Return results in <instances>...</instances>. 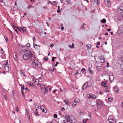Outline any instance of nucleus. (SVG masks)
<instances>
[{
  "instance_id": "f257e3e1",
  "label": "nucleus",
  "mask_w": 123,
  "mask_h": 123,
  "mask_svg": "<svg viewBox=\"0 0 123 123\" xmlns=\"http://www.w3.org/2000/svg\"><path fill=\"white\" fill-rule=\"evenodd\" d=\"M23 58L25 60H26L30 58V60L31 61L35 59L36 57L32 54V52L30 50L27 53H25L23 55Z\"/></svg>"
},
{
  "instance_id": "f03ea898",
  "label": "nucleus",
  "mask_w": 123,
  "mask_h": 123,
  "mask_svg": "<svg viewBox=\"0 0 123 123\" xmlns=\"http://www.w3.org/2000/svg\"><path fill=\"white\" fill-rule=\"evenodd\" d=\"M34 60V62L31 63V65L34 68H40L41 66L40 63L37 60L35 59Z\"/></svg>"
},
{
  "instance_id": "7ed1b4c3",
  "label": "nucleus",
  "mask_w": 123,
  "mask_h": 123,
  "mask_svg": "<svg viewBox=\"0 0 123 123\" xmlns=\"http://www.w3.org/2000/svg\"><path fill=\"white\" fill-rule=\"evenodd\" d=\"M117 11L120 18L119 19H123V7L121 6L118 7L117 8Z\"/></svg>"
},
{
  "instance_id": "20e7f679",
  "label": "nucleus",
  "mask_w": 123,
  "mask_h": 123,
  "mask_svg": "<svg viewBox=\"0 0 123 123\" xmlns=\"http://www.w3.org/2000/svg\"><path fill=\"white\" fill-rule=\"evenodd\" d=\"M90 84L91 82H87L85 83L82 86V89L85 90L87 88L90 87L91 86L89 85Z\"/></svg>"
},
{
  "instance_id": "39448f33",
  "label": "nucleus",
  "mask_w": 123,
  "mask_h": 123,
  "mask_svg": "<svg viewBox=\"0 0 123 123\" xmlns=\"http://www.w3.org/2000/svg\"><path fill=\"white\" fill-rule=\"evenodd\" d=\"M48 89V87L45 86H44L43 88H42V91L43 92V95H45V94L46 93Z\"/></svg>"
},
{
  "instance_id": "423d86ee",
  "label": "nucleus",
  "mask_w": 123,
  "mask_h": 123,
  "mask_svg": "<svg viewBox=\"0 0 123 123\" xmlns=\"http://www.w3.org/2000/svg\"><path fill=\"white\" fill-rule=\"evenodd\" d=\"M97 108L99 109L101 107V105H102V103L101 102V101L100 100H98L97 101Z\"/></svg>"
},
{
  "instance_id": "0eeeda50",
  "label": "nucleus",
  "mask_w": 123,
  "mask_h": 123,
  "mask_svg": "<svg viewBox=\"0 0 123 123\" xmlns=\"http://www.w3.org/2000/svg\"><path fill=\"white\" fill-rule=\"evenodd\" d=\"M65 117L67 121L70 123H72V120L70 119V117L69 116H65Z\"/></svg>"
},
{
  "instance_id": "6e6552de",
  "label": "nucleus",
  "mask_w": 123,
  "mask_h": 123,
  "mask_svg": "<svg viewBox=\"0 0 123 123\" xmlns=\"http://www.w3.org/2000/svg\"><path fill=\"white\" fill-rule=\"evenodd\" d=\"M4 70H5L6 72H8L9 71L10 68L9 66L7 65H5L4 68Z\"/></svg>"
},
{
  "instance_id": "1a4fd4ad",
  "label": "nucleus",
  "mask_w": 123,
  "mask_h": 123,
  "mask_svg": "<svg viewBox=\"0 0 123 123\" xmlns=\"http://www.w3.org/2000/svg\"><path fill=\"white\" fill-rule=\"evenodd\" d=\"M105 3L107 6H110L111 4V3L109 0H105Z\"/></svg>"
},
{
  "instance_id": "9d476101",
  "label": "nucleus",
  "mask_w": 123,
  "mask_h": 123,
  "mask_svg": "<svg viewBox=\"0 0 123 123\" xmlns=\"http://www.w3.org/2000/svg\"><path fill=\"white\" fill-rule=\"evenodd\" d=\"M28 51V50H26V49H23L21 51L20 53L21 54H23L24 53H27Z\"/></svg>"
},
{
  "instance_id": "9b49d317",
  "label": "nucleus",
  "mask_w": 123,
  "mask_h": 123,
  "mask_svg": "<svg viewBox=\"0 0 123 123\" xmlns=\"http://www.w3.org/2000/svg\"><path fill=\"white\" fill-rule=\"evenodd\" d=\"M111 75L110 76L109 79L111 81V80H113L114 79V76L112 75V74H111Z\"/></svg>"
},
{
  "instance_id": "f8f14e48",
  "label": "nucleus",
  "mask_w": 123,
  "mask_h": 123,
  "mask_svg": "<svg viewBox=\"0 0 123 123\" xmlns=\"http://www.w3.org/2000/svg\"><path fill=\"white\" fill-rule=\"evenodd\" d=\"M20 28L22 29L23 32H24V31H26V30L25 27H20Z\"/></svg>"
},
{
  "instance_id": "ddd939ff",
  "label": "nucleus",
  "mask_w": 123,
  "mask_h": 123,
  "mask_svg": "<svg viewBox=\"0 0 123 123\" xmlns=\"http://www.w3.org/2000/svg\"><path fill=\"white\" fill-rule=\"evenodd\" d=\"M120 31L121 32H123V25H121L119 27Z\"/></svg>"
},
{
  "instance_id": "4468645a",
  "label": "nucleus",
  "mask_w": 123,
  "mask_h": 123,
  "mask_svg": "<svg viewBox=\"0 0 123 123\" xmlns=\"http://www.w3.org/2000/svg\"><path fill=\"white\" fill-rule=\"evenodd\" d=\"M13 57L15 60L17 61V55L16 54H15L14 55V54H13Z\"/></svg>"
},
{
  "instance_id": "2eb2a0df",
  "label": "nucleus",
  "mask_w": 123,
  "mask_h": 123,
  "mask_svg": "<svg viewBox=\"0 0 123 123\" xmlns=\"http://www.w3.org/2000/svg\"><path fill=\"white\" fill-rule=\"evenodd\" d=\"M114 89L115 91L117 92V93H118V92L119 90L118 89L116 86H114Z\"/></svg>"
},
{
  "instance_id": "dca6fc26",
  "label": "nucleus",
  "mask_w": 123,
  "mask_h": 123,
  "mask_svg": "<svg viewBox=\"0 0 123 123\" xmlns=\"http://www.w3.org/2000/svg\"><path fill=\"white\" fill-rule=\"evenodd\" d=\"M33 45L34 48H35V46L37 47V49L39 48L40 47V46H39V45H38L34 43L33 44Z\"/></svg>"
},
{
  "instance_id": "f3484780",
  "label": "nucleus",
  "mask_w": 123,
  "mask_h": 123,
  "mask_svg": "<svg viewBox=\"0 0 123 123\" xmlns=\"http://www.w3.org/2000/svg\"><path fill=\"white\" fill-rule=\"evenodd\" d=\"M96 67H97V69L98 71L100 70L101 68V67L100 66H96Z\"/></svg>"
},
{
  "instance_id": "a211bd4d",
  "label": "nucleus",
  "mask_w": 123,
  "mask_h": 123,
  "mask_svg": "<svg viewBox=\"0 0 123 123\" xmlns=\"http://www.w3.org/2000/svg\"><path fill=\"white\" fill-rule=\"evenodd\" d=\"M106 83L105 82H102L101 83V85L102 86H105L106 85Z\"/></svg>"
},
{
  "instance_id": "6ab92c4d",
  "label": "nucleus",
  "mask_w": 123,
  "mask_h": 123,
  "mask_svg": "<svg viewBox=\"0 0 123 123\" xmlns=\"http://www.w3.org/2000/svg\"><path fill=\"white\" fill-rule=\"evenodd\" d=\"M95 2L97 3L98 5H99V0H94Z\"/></svg>"
},
{
  "instance_id": "aec40b11",
  "label": "nucleus",
  "mask_w": 123,
  "mask_h": 123,
  "mask_svg": "<svg viewBox=\"0 0 123 123\" xmlns=\"http://www.w3.org/2000/svg\"><path fill=\"white\" fill-rule=\"evenodd\" d=\"M106 19L105 18H103L101 20V22H102L103 23H104L106 22Z\"/></svg>"
},
{
  "instance_id": "412c9836",
  "label": "nucleus",
  "mask_w": 123,
  "mask_h": 123,
  "mask_svg": "<svg viewBox=\"0 0 123 123\" xmlns=\"http://www.w3.org/2000/svg\"><path fill=\"white\" fill-rule=\"evenodd\" d=\"M91 45L88 44H87L86 45V47L87 48V49H89L91 47Z\"/></svg>"
},
{
  "instance_id": "4be33fe9",
  "label": "nucleus",
  "mask_w": 123,
  "mask_h": 123,
  "mask_svg": "<svg viewBox=\"0 0 123 123\" xmlns=\"http://www.w3.org/2000/svg\"><path fill=\"white\" fill-rule=\"evenodd\" d=\"M100 63H103L105 62V59L104 58L102 59V60H100Z\"/></svg>"
},
{
  "instance_id": "5701e85b",
  "label": "nucleus",
  "mask_w": 123,
  "mask_h": 123,
  "mask_svg": "<svg viewBox=\"0 0 123 123\" xmlns=\"http://www.w3.org/2000/svg\"><path fill=\"white\" fill-rule=\"evenodd\" d=\"M19 85H20L21 86V90H24L25 89V88L24 85H20V84Z\"/></svg>"
},
{
  "instance_id": "b1692460",
  "label": "nucleus",
  "mask_w": 123,
  "mask_h": 123,
  "mask_svg": "<svg viewBox=\"0 0 123 123\" xmlns=\"http://www.w3.org/2000/svg\"><path fill=\"white\" fill-rule=\"evenodd\" d=\"M113 100V98H108V100L110 102H111Z\"/></svg>"
},
{
  "instance_id": "393cba45",
  "label": "nucleus",
  "mask_w": 123,
  "mask_h": 123,
  "mask_svg": "<svg viewBox=\"0 0 123 123\" xmlns=\"http://www.w3.org/2000/svg\"><path fill=\"white\" fill-rule=\"evenodd\" d=\"M28 84L29 85H30V86H34V84H33V83H32L31 82H30V83L28 82Z\"/></svg>"
},
{
  "instance_id": "a878e982",
  "label": "nucleus",
  "mask_w": 123,
  "mask_h": 123,
  "mask_svg": "<svg viewBox=\"0 0 123 123\" xmlns=\"http://www.w3.org/2000/svg\"><path fill=\"white\" fill-rule=\"evenodd\" d=\"M12 24V26H13V27H14V29L15 30V31H16V32H17V33H18V31H17V28H16V27H15Z\"/></svg>"
},
{
  "instance_id": "bb28decb",
  "label": "nucleus",
  "mask_w": 123,
  "mask_h": 123,
  "mask_svg": "<svg viewBox=\"0 0 123 123\" xmlns=\"http://www.w3.org/2000/svg\"><path fill=\"white\" fill-rule=\"evenodd\" d=\"M88 120V119H84L83 120V122L84 123H86V122Z\"/></svg>"
},
{
  "instance_id": "cd10ccee",
  "label": "nucleus",
  "mask_w": 123,
  "mask_h": 123,
  "mask_svg": "<svg viewBox=\"0 0 123 123\" xmlns=\"http://www.w3.org/2000/svg\"><path fill=\"white\" fill-rule=\"evenodd\" d=\"M89 73L91 74H93V72L90 69V68H89Z\"/></svg>"
},
{
  "instance_id": "c85d7f7f",
  "label": "nucleus",
  "mask_w": 123,
  "mask_h": 123,
  "mask_svg": "<svg viewBox=\"0 0 123 123\" xmlns=\"http://www.w3.org/2000/svg\"><path fill=\"white\" fill-rule=\"evenodd\" d=\"M64 102L65 103L66 105H68V104L69 103V102L67 100H64Z\"/></svg>"
},
{
  "instance_id": "c756f323",
  "label": "nucleus",
  "mask_w": 123,
  "mask_h": 123,
  "mask_svg": "<svg viewBox=\"0 0 123 123\" xmlns=\"http://www.w3.org/2000/svg\"><path fill=\"white\" fill-rule=\"evenodd\" d=\"M48 58L47 56H45L44 58V59L45 61H47L48 60Z\"/></svg>"
},
{
  "instance_id": "7c9ffc66",
  "label": "nucleus",
  "mask_w": 123,
  "mask_h": 123,
  "mask_svg": "<svg viewBox=\"0 0 123 123\" xmlns=\"http://www.w3.org/2000/svg\"><path fill=\"white\" fill-rule=\"evenodd\" d=\"M82 72H84L85 71V69L84 68H83L81 70Z\"/></svg>"
},
{
  "instance_id": "2f4dec72",
  "label": "nucleus",
  "mask_w": 123,
  "mask_h": 123,
  "mask_svg": "<svg viewBox=\"0 0 123 123\" xmlns=\"http://www.w3.org/2000/svg\"><path fill=\"white\" fill-rule=\"evenodd\" d=\"M76 105V103L75 102H74V103H73L72 104V105L74 107Z\"/></svg>"
},
{
  "instance_id": "473e14b6",
  "label": "nucleus",
  "mask_w": 123,
  "mask_h": 123,
  "mask_svg": "<svg viewBox=\"0 0 123 123\" xmlns=\"http://www.w3.org/2000/svg\"><path fill=\"white\" fill-rule=\"evenodd\" d=\"M111 117V116H109V117L108 119L109 121V120H111L112 121V120H113V119H112Z\"/></svg>"
},
{
  "instance_id": "72a5a7b5",
  "label": "nucleus",
  "mask_w": 123,
  "mask_h": 123,
  "mask_svg": "<svg viewBox=\"0 0 123 123\" xmlns=\"http://www.w3.org/2000/svg\"><path fill=\"white\" fill-rule=\"evenodd\" d=\"M26 46L27 47H29L30 46V45L29 43H27L26 45Z\"/></svg>"
},
{
  "instance_id": "f704fd0d",
  "label": "nucleus",
  "mask_w": 123,
  "mask_h": 123,
  "mask_svg": "<svg viewBox=\"0 0 123 123\" xmlns=\"http://www.w3.org/2000/svg\"><path fill=\"white\" fill-rule=\"evenodd\" d=\"M98 57V58L100 59H103V58H104V57L102 56H99Z\"/></svg>"
},
{
  "instance_id": "c9c22d12",
  "label": "nucleus",
  "mask_w": 123,
  "mask_h": 123,
  "mask_svg": "<svg viewBox=\"0 0 123 123\" xmlns=\"http://www.w3.org/2000/svg\"><path fill=\"white\" fill-rule=\"evenodd\" d=\"M78 100L79 99L78 98H76L75 99L74 102L76 103L78 102Z\"/></svg>"
},
{
  "instance_id": "e433bc0d",
  "label": "nucleus",
  "mask_w": 123,
  "mask_h": 123,
  "mask_svg": "<svg viewBox=\"0 0 123 123\" xmlns=\"http://www.w3.org/2000/svg\"><path fill=\"white\" fill-rule=\"evenodd\" d=\"M20 74H21V76H23V77H25V76H25V75L22 72H21Z\"/></svg>"
},
{
  "instance_id": "4c0bfd02",
  "label": "nucleus",
  "mask_w": 123,
  "mask_h": 123,
  "mask_svg": "<svg viewBox=\"0 0 123 123\" xmlns=\"http://www.w3.org/2000/svg\"><path fill=\"white\" fill-rule=\"evenodd\" d=\"M9 32L11 34V36L12 37L13 36V35L12 34V32L10 30H9Z\"/></svg>"
},
{
  "instance_id": "58836bf2",
  "label": "nucleus",
  "mask_w": 123,
  "mask_h": 123,
  "mask_svg": "<svg viewBox=\"0 0 123 123\" xmlns=\"http://www.w3.org/2000/svg\"><path fill=\"white\" fill-rule=\"evenodd\" d=\"M54 69H55V67L54 66H53V69H51V70H50V71L51 72H53L54 71Z\"/></svg>"
},
{
  "instance_id": "ea45409f",
  "label": "nucleus",
  "mask_w": 123,
  "mask_h": 123,
  "mask_svg": "<svg viewBox=\"0 0 123 123\" xmlns=\"http://www.w3.org/2000/svg\"><path fill=\"white\" fill-rule=\"evenodd\" d=\"M104 87L106 89H108V86L107 85L105 86Z\"/></svg>"
},
{
  "instance_id": "a19ab883",
  "label": "nucleus",
  "mask_w": 123,
  "mask_h": 123,
  "mask_svg": "<svg viewBox=\"0 0 123 123\" xmlns=\"http://www.w3.org/2000/svg\"><path fill=\"white\" fill-rule=\"evenodd\" d=\"M121 60L123 62V55H121Z\"/></svg>"
},
{
  "instance_id": "79ce46f5",
  "label": "nucleus",
  "mask_w": 123,
  "mask_h": 123,
  "mask_svg": "<svg viewBox=\"0 0 123 123\" xmlns=\"http://www.w3.org/2000/svg\"><path fill=\"white\" fill-rule=\"evenodd\" d=\"M21 93H22V95L23 96H25V95H24V94L23 92V91L22 90H21Z\"/></svg>"
},
{
  "instance_id": "37998d69",
  "label": "nucleus",
  "mask_w": 123,
  "mask_h": 123,
  "mask_svg": "<svg viewBox=\"0 0 123 123\" xmlns=\"http://www.w3.org/2000/svg\"><path fill=\"white\" fill-rule=\"evenodd\" d=\"M54 116L55 118H56L57 117V115L56 114H55L54 115Z\"/></svg>"
},
{
  "instance_id": "c03bdc74",
  "label": "nucleus",
  "mask_w": 123,
  "mask_h": 123,
  "mask_svg": "<svg viewBox=\"0 0 123 123\" xmlns=\"http://www.w3.org/2000/svg\"><path fill=\"white\" fill-rule=\"evenodd\" d=\"M44 108H43V109H41L42 111L43 112H44V113H46V112H45V110H44Z\"/></svg>"
},
{
  "instance_id": "a18cd8bd",
  "label": "nucleus",
  "mask_w": 123,
  "mask_h": 123,
  "mask_svg": "<svg viewBox=\"0 0 123 123\" xmlns=\"http://www.w3.org/2000/svg\"><path fill=\"white\" fill-rule=\"evenodd\" d=\"M35 114L36 115V116H39V115L38 114V112L37 111L35 113Z\"/></svg>"
},
{
  "instance_id": "49530a36",
  "label": "nucleus",
  "mask_w": 123,
  "mask_h": 123,
  "mask_svg": "<svg viewBox=\"0 0 123 123\" xmlns=\"http://www.w3.org/2000/svg\"><path fill=\"white\" fill-rule=\"evenodd\" d=\"M40 108H41V109H43V108H45L44 107L43 105H41Z\"/></svg>"
},
{
  "instance_id": "de8ad7c7",
  "label": "nucleus",
  "mask_w": 123,
  "mask_h": 123,
  "mask_svg": "<svg viewBox=\"0 0 123 123\" xmlns=\"http://www.w3.org/2000/svg\"><path fill=\"white\" fill-rule=\"evenodd\" d=\"M54 45V44L53 43L52 44H50L49 45L51 47H53V46Z\"/></svg>"
},
{
  "instance_id": "09e8293b",
  "label": "nucleus",
  "mask_w": 123,
  "mask_h": 123,
  "mask_svg": "<svg viewBox=\"0 0 123 123\" xmlns=\"http://www.w3.org/2000/svg\"><path fill=\"white\" fill-rule=\"evenodd\" d=\"M120 67L122 68H123V63L120 65Z\"/></svg>"
},
{
  "instance_id": "8fccbe9b",
  "label": "nucleus",
  "mask_w": 123,
  "mask_h": 123,
  "mask_svg": "<svg viewBox=\"0 0 123 123\" xmlns=\"http://www.w3.org/2000/svg\"><path fill=\"white\" fill-rule=\"evenodd\" d=\"M83 26H84L83 25H82L81 26V28L82 29H83L84 30H85V28Z\"/></svg>"
},
{
  "instance_id": "3c124183",
  "label": "nucleus",
  "mask_w": 123,
  "mask_h": 123,
  "mask_svg": "<svg viewBox=\"0 0 123 123\" xmlns=\"http://www.w3.org/2000/svg\"><path fill=\"white\" fill-rule=\"evenodd\" d=\"M109 123H113V120L112 121L109 120Z\"/></svg>"
},
{
  "instance_id": "603ef678",
  "label": "nucleus",
  "mask_w": 123,
  "mask_h": 123,
  "mask_svg": "<svg viewBox=\"0 0 123 123\" xmlns=\"http://www.w3.org/2000/svg\"><path fill=\"white\" fill-rule=\"evenodd\" d=\"M66 1L68 3H69L70 1L69 0H66Z\"/></svg>"
},
{
  "instance_id": "864d4df0",
  "label": "nucleus",
  "mask_w": 123,
  "mask_h": 123,
  "mask_svg": "<svg viewBox=\"0 0 123 123\" xmlns=\"http://www.w3.org/2000/svg\"><path fill=\"white\" fill-rule=\"evenodd\" d=\"M57 12L58 13H59L60 12V9H58V10L57 11Z\"/></svg>"
},
{
  "instance_id": "5fc2aeb1",
  "label": "nucleus",
  "mask_w": 123,
  "mask_h": 123,
  "mask_svg": "<svg viewBox=\"0 0 123 123\" xmlns=\"http://www.w3.org/2000/svg\"><path fill=\"white\" fill-rule=\"evenodd\" d=\"M16 110L17 111H18V107L17 106L16 108Z\"/></svg>"
},
{
  "instance_id": "6e6d98bb",
  "label": "nucleus",
  "mask_w": 123,
  "mask_h": 123,
  "mask_svg": "<svg viewBox=\"0 0 123 123\" xmlns=\"http://www.w3.org/2000/svg\"><path fill=\"white\" fill-rule=\"evenodd\" d=\"M17 28L18 29V30H19V31H21V30L18 27H17Z\"/></svg>"
},
{
  "instance_id": "4d7b16f0",
  "label": "nucleus",
  "mask_w": 123,
  "mask_h": 123,
  "mask_svg": "<svg viewBox=\"0 0 123 123\" xmlns=\"http://www.w3.org/2000/svg\"><path fill=\"white\" fill-rule=\"evenodd\" d=\"M35 20H36V23H37V22L38 23V21L37 18H35Z\"/></svg>"
},
{
  "instance_id": "13d9d810",
  "label": "nucleus",
  "mask_w": 123,
  "mask_h": 123,
  "mask_svg": "<svg viewBox=\"0 0 123 123\" xmlns=\"http://www.w3.org/2000/svg\"><path fill=\"white\" fill-rule=\"evenodd\" d=\"M110 91V90H108V89H106V90H105V91L106 92H109V91Z\"/></svg>"
},
{
  "instance_id": "bf43d9fd",
  "label": "nucleus",
  "mask_w": 123,
  "mask_h": 123,
  "mask_svg": "<svg viewBox=\"0 0 123 123\" xmlns=\"http://www.w3.org/2000/svg\"><path fill=\"white\" fill-rule=\"evenodd\" d=\"M92 98L94 99L95 98V96H93V95L92 94Z\"/></svg>"
},
{
  "instance_id": "052dcab7",
  "label": "nucleus",
  "mask_w": 123,
  "mask_h": 123,
  "mask_svg": "<svg viewBox=\"0 0 123 123\" xmlns=\"http://www.w3.org/2000/svg\"><path fill=\"white\" fill-rule=\"evenodd\" d=\"M97 43L98 45H99L100 44V43L98 42Z\"/></svg>"
},
{
  "instance_id": "680f3d73",
  "label": "nucleus",
  "mask_w": 123,
  "mask_h": 123,
  "mask_svg": "<svg viewBox=\"0 0 123 123\" xmlns=\"http://www.w3.org/2000/svg\"><path fill=\"white\" fill-rule=\"evenodd\" d=\"M8 64V60H7L6 61V64H5V65H7Z\"/></svg>"
},
{
  "instance_id": "e2e57ef3",
  "label": "nucleus",
  "mask_w": 123,
  "mask_h": 123,
  "mask_svg": "<svg viewBox=\"0 0 123 123\" xmlns=\"http://www.w3.org/2000/svg\"><path fill=\"white\" fill-rule=\"evenodd\" d=\"M74 43H73L72 44V48H73L74 47Z\"/></svg>"
},
{
  "instance_id": "0e129e2a",
  "label": "nucleus",
  "mask_w": 123,
  "mask_h": 123,
  "mask_svg": "<svg viewBox=\"0 0 123 123\" xmlns=\"http://www.w3.org/2000/svg\"><path fill=\"white\" fill-rule=\"evenodd\" d=\"M4 96V98H5V99L6 100L7 99V97H6V96Z\"/></svg>"
},
{
  "instance_id": "69168bd1",
  "label": "nucleus",
  "mask_w": 123,
  "mask_h": 123,
  "mask_svg": "<svg viewBox=\"0 0 123 123\" xmlns=\"http://www.w3.org/2000/svg\"><path fill=\"white\" fill-rule=\"evenodd\" d=\"M91 94H91H90V95H89V97L91 98H92V94Z\"/></svg>"
},
{
  "instance_id": "338daca9",
  "label": "nucleus",
  "mask_w": 123,
  "mask_h": 123,
  "mask_svg": "<svg viewBox=\"0 0 123 123\" xmlns=\"http://www.w3.org/2000/svg\"><path fill=\"white\" fill-rule=\"evenodd\" d=\"M64 27L63 26H62L61 27V29L62 30V31H63V29H64Z\"/></svg>"
},
{
  "instance_id": "774afa93",
  "label": "nucleus",
  "mask_w": 123,
  "mask_h": 123,
  "mask_svg": "<svg viewBox=\"0 0 123 123\" xmlns=\"http://www.w3.org/2000/svg\"><path fill=\"white\" fill-rule=\"evenodd\" d=\"M62 123H68L67 122H65V121L64 120H63V122H62Z\"/></svg>"
}]
</instances>
